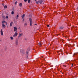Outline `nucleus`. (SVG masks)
I'll list each match as a JSON object with an SVG mask.
<instances>
[{"label":"nucleus","instance_id":"obj_1","mask_svg":"<svg viewBox=\"0 0 78 78\" xmlns=\"http://www.w3.org/2000/svg\"><path fill=\"white\" fill-rule=\"evenodd\" d=\"M29 21L30 22V26H31H31H32V19H31V18H30L29 19Z\"/></svg>","mask_w":78,"mask_h":78},{"label":"nucleus","instance_id":"obj_2","mask_svg":"<svg viewBox=\"0 0 78 78\" xmlns=\"http://www.w3.org/2000/svg\"><path fill=\"white\" fill-rule=\"evenodd\" d=\"M17 34H18L17 33V32L16 31V32L13 35V37H16L17 36Z\"/></svg>","mask_w":78,"mask_h":78},{"label":"nucleus","instance_id":"obj_3","mask_svg":"<svg viewBox=\"0 0 78 78\" xmlns=\"http://www.w3.org/2000/svg\"><path fill=\"white\" fill-rule=\"evenodd\" d=\"M15 44L16 45H17L19 44V42L18 41V40H16L15 41Z\"/></svg>","mask_w":78,"mask_h":78},{"label":"nucleus","instance_id":"obj_4","mask_svg":"<svg viewBox=\"0 0 78 78\" xmlns=\"http://www.w3.org/2000/svg\"><path fill=\"white\" fill-rule=\"evenodd\" d=\"M43 0H41L38 1V3H40V4H42L43 2Z\"/></svg>","mask_w":78,"mask_h":78},{"label":"nucleus","instance_id":"obj_5","mask_svg":"<svg viewBox=\"0 0 78 78\" xmlns=\"http://www.w3.org/2000/svg\"><path fill=\"white\" fill-rule=\"evenodd\" d=\"M14 31H15L16 32L17 31V27H14Z\"/></svg>","mask_w":78,"mask_h":78},{"label":"nucleus","instance_id":"obj_6","mask_svg":"<svg viewBox=\"0 0 78 78\" xmlns=\"http://www.w3.org/2000/svg\"><path fill=\"white\" fill-rule=\"evenodd\" d=\"M1 34L2 36H3V30H2V29H1Z\"/></svg>","mask_w":78,"mask_h":78},{"label":"nucleus","instance_id":"obj_7","mask_svg":"<svg viewBox=\"0 0 78 78\" xmlns=\"http://www.w3.org/2000/svg\"><path fill=\"white\" fill-rule=\"evenodd\" d=\"M13 23V22L12 21L10 23V27H12Z\"/></svg>","mask_w":78,"mask_h":78},{"label":"nucleus","instance_id":"obj_8","mask_svg":"<svg viewBox=\"0 0 78 78\" xmlns=\"http://www.w3.org/2000/svg\"><path fill=\"white\" fill-rule=\"evenodd\" d=\"M22 36H23V34L22 33L19 34L18 37H21Z\"/></svg>","mask_w":78,"mask_h":78},{"label":"nucleus","instance_id":"obj_9","mask_svg":"<svg viewBox=\"0 0 78 78\" xmlns=\"http://www.w3.org/2000/svg\"><path fill=\"white\" fill-rule=\"evenodd\" d=\"M25 16V14H23L22 16V19H23L24 16Z\"/></svg>","mask_w":78,"mask_h":78},{"label":"nucleus","instance_id":"obj_10","mask_svg":"<svg viewBox=\"0 0 78 78\" xmlns=\"http://www.w3.org/2000/svg\"><path fill=\"white\" fill-rule=\"evenodd\" d=\"M2 28H5L6 27V26L5 25V24H2Z\"/></svg>","mask_w":78,"mask_h":78},{"label":"nucleus","instance_id":"obj_11","mask_svg":"<svg viewBox=\"0 0 78 78\" xmlns=\"http://www.w3.org/2000/svg\"><path fill=\"white\" fill-rule=\"evenodd\" d=\"M19 6H20L21 7L22 6V3H20Z\"/></svg>","mask_w":78,"mask_h":78},{"label":"nucleus","instance_id":"obj_12","mask_svg":"<svg viewBox=\"0 0 78 78\" xmlns=\"http://www.w3.org/2000/svg\"><path fill=\"white\" fill-rule=\"evenodd\" d=\"M14 14V10H13L11 12L12 14Z\"/></svg>","mask_w":78,"mask_h":78},{"label":"nucleus","instance_id":"obj_13","mask_svg":"<svg viewBox=\"0 0 78 78\" xmlns=\"http://www.w3.org/2000/svg\"><path fill=\"white\" fill-rule=\"evenodd\" d=\"M63 28H64V27H60V29H61L62 30V29H63Z\"/></svg>","mask_w":78,"mask_h":78},{"label":"nucleus","instance_id":"obj_14","mask_svg":"<svg viewBox=\"0 0 78 78\" xmlns=\"http://www.w3.org/2000/svg\"><path fill=\"white\" fill-rule=\"evenodd\" d=\"M4 8L5 9H6V8H7V6L6 5H5L4 7Z\"/></svg>","mask_w":78,"mask_h":78},{"label":"nucleus","instance_id":"obj_15","mask_svg":"<svg viewBox=\"0 0 78 78\" xmlns=\"http://www.w3.org/2000/svg\"><path fill=\"white\" fill-rule=\"evenodd\" d=\"M24 25L25 26H27V23H25Z\"/></svg>","mask_w":78,"mask_h":78},{"label":"nucleus","instance_id":"obj_16","mask_svg":"<svg viewBox=\"0 0 78 78\" xmlns=\"http://www.w3.org/2000/svg\"><path fill=\"white\" fill-rule=\"evenodd\" d=\"M5 22H5V21H2V24H3L5 23Z\"/></svg>","mask_w":78,"mask_h":78},{"label":"nucleus","instance_id":"obj_17","mask_svg":"<svg viewBox=\"0 0 78 78\" xmlns=\"http://www.w3.org/2000/svg\"><path fill=\"white\" fill-rule=\"evenodd\" d=\"M18 18V17H19V15H17V16H16V19H17V18Z\"/></svg>","mask_w":78,"mask_h":78},{"label":"nucleus","instance_id":"obj_18","mask_svg":"<svg viewBox=\"0 0 78 78\" xmlns=\"http://www.w3.org/2000/svg\"><path fill=\"white\" fill-rule=\"evenodd\" d=\"M10 39L11 40H12L13 39V37H10Z\"/></svg>","mask_w":78,"mask_h":78},{"label":"nucleus","instance_id":"obj_19","mask_svg":"<svg viewBox=\"0 0 78 78\" xmlns=\"http://www.w3.org/2000/svg\"><path fill=\"white\" fill-rule=\"evenodd\" d=\"M74 55H77V54L76 53H75L73 54V56H74Z\"/></svg>","mask_w":78,"mask_h":78},{"label":"nucleus","instance_id":"obj_20","mask_svg":"<svg viewBox=\"0 0 78 78\" xmlns=\"http://www.w3.org/2000/svg\"><path fill=\"white\" fill-rule=\"evenodd\" d=\"M28 2L29 3H30V0H28Z\"/></svg>","mask_w":78,"mask_h":78},{"label":"nucleus","instance_id":"obj_21","mask_svg":"<svg viewBox=\"0 0 78 78\" xmlns=\"http://www.w3.org/2000/svg\"><path fill=\"white\" fill-rule=\"evenodd\" d=\"M6 19H8V16H6Z\"/></svg>","mask_w":78,"mask_h":78},{"label":"nucleus","instance_id":"obj_22","mask_svg":"<svg viewBox=\"0 0 78 78\" xmlns=\"http://www.w3.org/2000/svg\"><path fill=\"white\" fill-rule=\"evenodd\" d=\"M26 53H27V54H28V51H27Z\"/></svg>","mask_w":78,"mask_h":78},{"label":"nucleus","instance_id":"obj_23","mask_svg":"<svg viewBox=\"0 0 78 78\" xmlns=\"http://www.w3.org/2000/svg\"><path fill=\"white\" fill-rule=\"evenodd\" d=\"M17 1H16L15 3V5H16L17 4Z\"/></svg>","mask_w":78,"mask_h":78},{"label":"nucleus","instance_id":"obj_24","mask_svg":"<svg viewBox=\"0 0 78 78\" xmlns=\"http://www.w3.org/2000/svg\"><path fill=\"white\" fill-rule=\"evenodd\" d=\"M27 1H28V0H24V2H27Z\"/></svg>","mask_w":78,"mask_h":78},{"label":"nucleus","instance_id":"obj_25","mask_svg":"<svg viewBox=\"0 0 78 78\" xmlns=\"http://www.w3.org/2000/svg\"><path fill=\"white\" fill-rule=\"evenodd\" d=\"M47 27H50V25H47Z\"/></svg>","mask_w":78,"mask_h":78},{"label":"nucleus","instance_id":"obj_26","mask_svg":"<svg viewBox=\"0 0 78 78\" xmlns=\"http://www.w3.org/2000/svg\"><path fill=\"white\" fill-rule=\"evenodd\" d=\"M39 45H41V43H39Z\"/></svg>","mask_w":78,"mask_h":78},{"label":"nucleus","instance_id":"obj_27","mask_svg":"<svg viewBox=\"0 0 78 78\" xmlns=\"http://www.w3.org/2000/svg\"><path fill=\"white\" fill-rule=\"evenodd\" d=\"M2 5L4 6V4L3 3L2 4Z\"/></svg>","mask_w":78,"mask_h":78},{"label":"nucleus","instance_id":"obj_28","mask_svg":"<svg viewBox=\"0 0 78 78\" xmlns=\"http://www.w3.org/2000/svg\"><path fill=\"white\" fill-rule=\"evenodd\" d=\"M25 41H27V38L25 39Z\"/></svg>","mask_w":78,"mask_h":78},{"label":"nucleus","instance_id":"obj_29","mask_svg":"<svg viewBox=\"0 0 78 78\" xmlns=\"http://www.w3.org/2000/svg\"><path fill=\"white\" fill-rule=\"evenodd\" d=\"M77 11H78V8H77L76 9Z\"/></svg>","mask_w":78,"mask_h":78},{"label":"nucleus","instance_id":"obj_30","mask_svg":"<svg viewBox=\"0 0 78 78\" xmlns=\"http://www.w3.org/2000/svg\"><path fill=\"white\" fill-rule=\"evenodd\" d=\"M39 3V2H36V3Z\"/></svg>","mask_w":78,"mask_h":78},{"label":"nucleus","instance_id":"obj_31","mask_svg":"<svg viewBox=\"0 0 78 78\" xmlns=\"http://www.w3.org/2000/svg\"><path fill=\"white\" fill-rule=\"evenodd\" d=\"M72 66H73V64H72Z\"/></svg>","mask_w":78,"mask_h":78},{"label":"nucleus","instance_id":"obj_32","mask_svg":"<svg viewBox=\"0 0 78 78\" xmlns=\"http://www.w3.org/2000/svg\"><path fill=\"white\" fill-rule=\"evenodd\" d=\"M35 0V2H37L36 0Z\"/></svg>","mask_w":78,"mask_h":78},{"label":"nucleus","instance_id":"obj_33","mask_svg":"<svg viewBox=\"0 0 78 78\" xmlns=\"http://www.w3.org/2000/svg\"><path fill=\"white\" fill-rule=\"evenodd\" d=\"M41 57H42V58H43V56H41Z\"/></svg>","mask_w":78,"mask_h":78},{"label":"nucleus","instance_id":"obj_34","mask_svg":"<svg viewBox=\"0 0 78 78\" xmlns=\"http://www.w3.org/2000/svg\"><path fill=\"white\" fill-rule=\"evenodd\" d=\"M36 25H37V24H35Z\"/></svg>","mask_w":78,"mask_h":78},{"label":"nucleus","instance_id":"obj_35","mask_svg":"<svg viewBox=\"0 0 78 78\" xmlns=\"http://www.w3.org/2000/svg\"><path fill=\"white\" fill-rule=\"evenodd\" d=\"M44 60H45V58H44Z\"/></svg>","mask_w":78,"mask_h":78},{"label":"nucleus","instance_id":"obj_36","mask_svg":"<svg viewBox=\"0 0 78 78\" xmlns=\"http://www.w3.org/2000/svg\"><path fill=\"white\" fill-rule=\"evenodd\" d=\"M27 58H28V57H27Z\"/></svg>","mask_w":78,"mask_h":78}]
</instances>
